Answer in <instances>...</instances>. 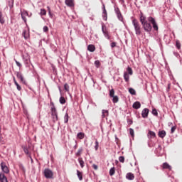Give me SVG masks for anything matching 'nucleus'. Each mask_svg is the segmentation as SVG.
<instances>
[{
	"mask_svg": "<svg viewBox=\"0 0 182 182\" xmlns=\"http://www.w3.org/2000/svg\"><path fill=\"white\" fill-rule=\"evenodd\" d=\"M176 127H172L171 129V133H174V132H176Z\"/></svg>",
	"mask_w": 182,
	"mask_h": 182,
	"instance_id": "obj_49",
	"label": "nucleus"
},
{
	"mask_svg": "<svg viewBox=\"0 0 182 182\" xmlns=\"http://www.w3.org/2000/svg\"><path fill=\"white\" fill-rule=\"evenodd\" d=\"M43 32H48L49 31V28L47 26H45L43 28Z\"/></svg>",
	"mask_w": 182,
	"mask_h": 182,
	"instance_id": "obj_47",
	"label": "nucleus"
},
{
	"mask_svg": "<svg viewBox=\"0 0 182 182\" xmlns=\"http://www.w3.org/2000/svg\"><path fill=\"white\" fill-rule=\"evenodd\" d=\"M149 22H151L152 23V26L154 29V31H159V26H157V23L156 22V20L153 17H149L148 18Z\"/></svg>",
	"mask_w": 182,
	"mask_h": 182,
	"instance_id": "obj_6",
	"label": "nucleus"
},
{
	"mask_svg": "<svg viewBox=\"0 0 182 182\" xmlns=\"http://www.w3.org/2000/svg\"><path fill=\"white\" fill-rule=\"evenodd\" d=\"M77 176L80 180V181H82L83 180V173L80 172V171L77 170Z\"/></svg>",
	"mask_w": 182,
	"mask_h": 182,
	"instance_id": "obj_22",
	"label": "nucleus"
},
{
	"mask_svg": "<svg viewBox=\"0 0 182 182\" xmlns=\"http://www.w3.org/2000/svg\"><path fill=\"white\" fill-rule=\"evenodd\" d=\"M119 161H120V163H124V156H119Z\"/></svg>",
	"mask_w": 182,
	"mask_h": 182,
	"instance_id": "obj_46",
	"label": "nucleus"
},
{
	"mask_svg": "<svg viewBox=\"0 0 182 182\" xmlns=\"http://www.w3.org/2000/svg\"><path fill=\"white\" fill-rule=\"evenodd\" d=\"M21 18L23 21H24L25 23H26V16H28L29 14H28V11L23 10L21 11Z\"/></svg>",
	"mask_w": 182,
	"mask_h": 182,
	"instance_id": "obj_9",
	"label": "nucleus"
},
{
	"mask_svg": "<svg viewBox=\"0 0 182 182\" xmlns=\"http://www.w3.org/2000/svg\"><path fill=\"white\" fill-rule=\"evenodd\" d=\"M23 151H24L25 154H26V156H28L30 157V159H32V156H31V154L29 153V149H28V147H24Z\"/></svg>",
	"mask_w": 182,
	"mask_h": 182,
	"instance_id": "obj_26",
	"label": "nucleus"
},
{
	"mask_svg": "<svg viewBox=\"0 0 182 182\" xmlns=\"http://www.w3.org/2000/svg\"><path fill=\"white\" fill-rule=\"evenodd\" d=\"M141 116L144 117V119H146V117H149V109L145 108L142 110Z\"/></svg>",
	"mask_w": 182,
	"mask_h": 182,
	"instance_id": "obj_10",
	"label": "nucleus"
},
{
	"mask_svg": "<svg viewBox=\"0 0 182 182\" xmlns=\"http://www.w3.org/2000/svg\"><path fill=\"white\" fill-rule=\"evenodd\" d=\"M114 173H116V168H111L109 170V176H114Z\"/></svg>",
	"mask_w": 182,
	"mask_h": 182,
	"instance_id": "obj_30",
	"label": "nucleus"
},
{
	"mask_svg": "<svg viewBox=\"0 0 182 182\" xmlns=\"http://www.w3.org/2000/svg\"><path fill=\"white\" fill-rule=\"evenodd\" d=\"M106 114H109V111L103 109L102 110V118L103 119H105V117H106V115H105Z\"/></svg>",
	"mask_w": 182,
	"mask_h": 182,
	"instance_id": "obj_37",
	"label": "nucleus"
},
{
	"mask_svg": "<svg viewBox=\"0 0 182 182\" xmlns=\"http://www.w3.org/2000/svg\"><path fill=\"white\" fill-rule=\"evenodd\" d=\"M82 153H83V149L80 148L77 150L75 156H77V157H80V156H82Z\"/></svg>",
	"mask_w": 182,
	"mask_h": 182,
	"instance_id": "obj_29",
	"label": "nucleus"
},
{
	"mask_svg": "<svg viewBox=\"0 0 182 182\" xmlns=\"http://www.w3.org/2000/svg\"><path fill=\"white\" fill-rule=\"evenodd\" d=\"M13 80H14V85H16L17 87V90L21 92L22 90V87H21V85H18V82H16V79H15V77H14Z\"/></svg>",
	"mask_w": 182,
	"mask_h": 182,
	"instance_id": "obj_17",
	"label": "nucleus"
},
{
	"mask_svg": "<svg viewBox=\"0 0 182 182\" xmlns=\"http://www.w3.org/2000/svg\"><path fill=\"white\" fill-rule=\"evenodd\" d=\"M162 167L164 169L171 170V166H170L167 162L164 163Z\"/></svg>",
	"mask_w": 182,
	"mask_h": 182,
	"instance_id": "obj_23",
	"label": "nucleus"
},
{
	"mask_svg": "<svg viewBox=\"0 0 182 182\" xmlns=\"http://www.w3.org/2000/svg\"><path fill=\"white\" fill-rule=\"evenodd\" d=\"M0 23L1 25H4V23H5V18H4V15L1 11H0Z\"/></svg>",
	"mask_w": 182,
	"mask_h": 182,
	"instance_id": "obj_25",
	"label": "nucleus"
},
{
	"mask_svg": "<svg viewBox=\"0 0 182 182\" xmlns=\"http://www.w3.org/2000/svg\"><path fill=\"white\" fill-rule=\"evenodd\" d=\"M16 75L18 79H20L22 83H25V79H23V75H22V73L21 72H17Z\"/></svg>",
	"mask_w": 182,
	"mask_h": 182,
	"instance_id": "obj_12",
	"label": "nucleus"
},
{
	"mask_svg": "<svg viewBox=\"0 0 182 182\" xmlns=\"http://www.w3.org/2000/svg\"><path fill=\"white\" fill-rule=\"evenodd\" d=\"M176 47L178 50L181 49V43H180V41L176 40Z\"/></svg>",
	"mask_w": 182,
	"mask_h": 182,
	"instance_id": "obj_32",
	"label": "nucleus"
},
{
	"mask_svg": "<svg viewBox=\"0 0 182 182\" xmlns=\"http://www.w3.org/2000/svg\"><path fill=\"white\" fill-rule=\"evenodd\" d=\"M102 16H103L104 21H107V11H106V8L105 7V6H104V10L102 13Z\"/></svg>",
	"mask_w": 182,
	"mask_h": 182,
	"instance_id": "obj_21",
	"label": "nucleus"
},
{
	"mask_svg": "<svg viewBox=\"0 0 182 182\" xmlns=\"http://www.w3.org/2000/svg\"><path fill=\"white\" fill-rule=\"evenodd\" d=\"M95 149L96 151H97L98 149H99V141H97V139H96V141H95Z\"/></svg>",
	"mask_w": 182,
	"mask_h": 182,
	"instance_id": "obj_42",
	"label": "nucleus"
},
{
	"mask_svg": "<svg viewBox=\"0 0 182 182\" xmlns=\"http://www.w3.org/2000/svg\"><path fill=\"white\" fill-rule=\"evenodd\" d=\"M51 116L53 122H58V112H56V108H55V107H51Z\"/></svg>",
	"mask_w": 182,
	"mask_h": 182,
	"instance_id": "obj_5",
	"label": "nucleus"
},
{
	"mask_svg": "<svg viewBox=\"0 0 182 182\" xmlns=\"http://www.w3.org/2000/svg\"><path fill=\"white\" fill-rule=\"evenodd\" d=\"M77 137L80 139V140H82V139H85V133L79 132L77 135Z\"/></svg>",
	"mask_w": 182,
	"mask_h": 182,
	"instance_id": "obj_27",
	"label": "nucleus"
},
{
	"mask_svg": "<svg viewBox=\"0 0 182 182\" xmlns=\"http://www.w3.org/2000/svg\"><path fill=\"white\" fill-rule=\"evenodd\" d=\"M0 67H1V61H0Z\"/></svg>",
	"mask_w": 182,
	"mask_h": 182,
	"instance_id": "obj_55",
	"label": "nucleus"
},
{
	"mask_svg": "<svg viewBox=\"0 0 182 182\" xmlns=\"http://www.w3.org/2000/svg\"><path fill=\"white\" fill-rule=\"evenodd\" d=\"M128 123H129V124H133V121H132V119H129V120L128 121Z\"/></svg>",
	"mask_w": 182,
	"mask_h": 182,
	"instance_id": "obj_52",
	"label": "nucleus"
},
{
	"mask_svg": "<svg viewBox=\"0 0 182 182\" xmlns=\"http://www.w3.org/2000/svg\"><path fill=\"white\" fill-rule=\"evenodd\" d=\"M126 178H127V180H134V174L128 173H127Z\"/></svg>",
	"mask_w": 182,
	"mask_h": 182,
	"instance_id": "obj_19",
	"label": "nucleus"
},
{
	"mask_svg": "<svg viewBox=\"0 0 182 182\" xmlns=\"http://www.w3.org/2000/svg\"><path fill=\"white\" fill-rule=\"evenodd\" d=\"M121 2H122L124 4V0H119Z\"/></svg>",
	"mask_w": 182,
	"mask_h": 182,
	"instance_id": "obj_54",
	"label": "nucleus"
},
{
	"mask_svg": "<svg viewBox=\"0 0 182 182\" xmlns=\"http://www.w3.org/2000/svg\"><path fill=\"white\" fill-rule=\"evenodd\" d=\"M129 133L132 136V137H134V130L132 128L129 129Z\"/></svg>",
	"mask_w": 182,
	"mask_h": 182,
	"instance_id": "obj_43",
	"label": "nucleus"
},
{
	"mask_svg": "<svg viewBox=\"0 0 182 182\" xmlns=\"http://www.w3.org/2000/svg\"><path fill=\"white\" fill-rule=\"evenodd\" d=\"M111 47H112V48L116 47V43H115L114 42H112V43H111Z\"/></svg>",
	"mask_w": 182,
	"mask_h": 182,
	"instance_id": "obj_51",
	"label": "nucleus"
},
{
	"mask_svg": "<svg viewBox=\"0 0 182 182\" xmlns=\"http://www.w3.org/2000/svg\"><path fill=\"white\" fill-rule=\"evenodd\" d=\"M46 178H53V172L49 168H46L43 171Z\"/></svg>",
	"mask_w": 182,
	"mask_h": 182,
	"instance_id": "obj_3",
	"label": "nucleus"
},
{
	"mask_svg": "<svg viewBox=\"0 0 182 182\" xmlns=\"http://www.w3.org/2000/svg\"><path fill=\"white\" fill-rule=\"evenodd\" d=\"M1 168L4 173H6V174H8L9 173V168L6 166V164L5 162L1 163Z\"/></svg>",
	"mask_w": 182,
	"mask_h": 182,
	"instance_id": "obj_7",
	"label": "nucleus"
},
{
	"mask_svg": "<svg viewBox=\"0 0 182 182\" xmlns=\"http://www.w3.org/2000/svg\"><path fill=\"white\" fill-rule=\"evenodd\" d=\"M132 25L134 29L135 35L136 36H140L143 32V28H141V24L139 22V21L136 18L132 20Z\"/></svg>",
	"mask_w": 182,
	"mask_h": 182,
	"instance_id": "obj_2",
	"label": "nucleus"
},
{
	"mask_svg": "<svg viewBox=\"0 0 182 182\" xmlns=\"http://www.w3.org/2000/svg\"><path fill=\"white\" fill-rule=\"evenodd\" d=\"M171 84L168 85V89H170Z\"/></svg>",
	"mask_w": 182,
	"mask_h": 182,
	"instance_id": "obj_53",
	"label": "nucleus"
},
{
	"mask_svg": "<svg viewBox=\"0 0 182 182\" xmlns=\"http://www.w3.org/2000/svg\"><path fill=\"white\" fill-rule=\"evenodd\" d=\"M40 15L41 16H46V10L45 9H41Z\"/></svg>",
	"mask_w": 182,
	"mask_h": 182,
	"instance_id": "obj_31",
	"label": "nucleus"
},
{
	"mask_svg": "<svg viewBox=\"0 0 182 182\" xmlns=\"http://www.w3.org/2000/svg\"><path fill=\"white\" fill-rule=\"evenodd\" d=\"M147 136L149 139H154L156 137V133L153 131H149Z\"/></svg>",
	"mask_w": 182,
	"mask_h": 182,
	"instance_id": "obj_15",
	"label": "nucleus"
},
{
	"mask_svg": "<svg viewBox=\"0 0 182 182\" xmlns=\"http://www.w3.org/2000/svg\"><path fill=\"white\" fill-rule=\"evenodd\" d=\"M78 163H80L81 168H83L85 167V161H83V158H78Z\"/></svg>",
	"mask_w": 182,
	"mask_h": 182,
	"instance_id": "obj_18",
	"label": "nucleus"
},
{
	"mask_svg": "<svg viewBox=\"0 0 182 182\" xmlns=\"http://www.w3.org/2000/svg\"><path fill=\"white\" fill-rule=\"evenodd\" d=\"M139 21L142 25V28L145 32H150L152 29L151 24L149 23V20L146 18V16L143 15V14H141Z\"/></svg>",
	"mask_w": 182,
	"mask_h": 182,
	"instance_id": "obj_1",
	"label": "nucleus"
},
{
	"mask_svg": "<svg viewBox=\"0 0 182 182\" xmlns=\"http://www.w3.org/2000/svg\"><path fill=\"white\" fill-rule=\"evenodd\" d=\"M127 72H128L129 75H133V70L132 69V68L128 67Z\"/></svg>",
	"mask_w": 182,
	"mask_h": 182,
	"instance_id": "obj_41",
	"label": "nucleus"
},
{
	"mask_svg": "<svg viewBox=\"0 0 182 182\" xmlns=\"http://www.w3.org/2000/svg\"><path fill=\"white\" fill-rule=\"evenodd\" d=\"M87 50L90 51V52H95V50H96V48L95 47L94 45H89L87 46Z\"/></svg>",
	"mask_w": 182,
	"mask_h": 182,
	"instance_id": "obj_24",
	"label": "nucleus"
},
{
	"mask_svg": "<svg viewBox=\"0 0 182 182\" xmlns=\"http://www.w3.org/2000/svg\"><path fill=\"white\" fill-rule=\"evenodd\" d=\"M65 5L67 6H69L70 8H72L75 6V0H65Z\"/></svg>",
	"mask_w": 182,
	"mask_h": 182,
	"instance_id": "obj_8",
	"label": "nucleus"
},
{
	"mask_svg": "<svg viewBox=\"0 0 182 182\" xmlns=\"http://www.w3.org/2000/svg\"><path fill=\"white\" fill-rule=\"evenodd\" d=\"M92 168H94V170H97L98 166H97V165H96V164H93V165H92Z\"/></svg>",
	"mask_w": 182,
	"mask_h": 182,
	"instance_id": "obj_50",
	"label": "nucleus"
},
{
	"mask_svg": "<svg viewBox=\"0 0 182 182\" xmlns=\"http://www.w3.org/2000/svg\"><path fill=\"white\" fill-rule=\"evenodd\" d=\"M95 65L96 68H100V61L95 60Z\"/></svg>",
	"mask_w": 182,
	"mask_h": 182,
	"instance_id": "obj_44",
	"label": "nucleus"
},
{
	"mask_svg": "<svg viewBox=\"0 0 182 182\" xmlns=\"http://www.w3.org/2000/svg\"><path fill=\"white\" fill-rule=\"evenodd\" d=\"M152 114H154V116H158L159 113L157 112V109H154L152 110Z\"/></svg>",
	"mask_w": 182,
	"mask_h": 182,
	"instance_id": "obj_45",
	"label": "nucleus"
},
{
	"mask_svg": "<svg viewBox=\"0 0 182 182\" xmlns=\"http://www.w3.org/2000/svg\"><path fill=\"white\" fill-rule=\"evenodd\" d=\"M16 64L18 68H22V64L19 63L18 60H15Z\"/></svg>",
	"mask_w": 182,
	"mask_h": 182,
	"instance_id": "obj_48",
	"label": "nucleus"
},
{
	"mask_svg": "<svg viewBox=\"0 0 182 182\" xmlns=\"http://www.w3.org/2000/svg\"><path fill=\"white\" fill-rule=\"evenodd\" d=\"M166 133L164 130L159 131L158 133V136L159 137H161V139H164V137H166Z\"/></svg>",
	"mask_w": 182,
	"mask_h": 182,
	"instance_id": "obj_16",
	"label": "nucleus"
},
{
	"mask_svg": "<svg viewBox=\"0 0 182 182\" xmlns=\"http://www.w3.org/2000/svg\"><path fill=\"white\" fill-rule=\"evenodd\" d=\"M64 89H65V92H69L70 87H69V85L68 83H65L64 85Z\"/></svg>",
	"mask_w": 182,
	"mask_h": 182,
	"instance_id": "obj_38",
	"label": "nucleus"
},
{
	"mask_svg": "<svg viewBox=\"0 0 182 182\" xmlns=\"http://www.w3.org/2000/svg\"><path fill=\"white\" fill-rule=\"evenodd\" d=\"M129 92L131 95H136V90L133 88H129Z\"/></svg>",
	"mask_w": 182,
	"mask_h": 182,
	"instance_id": "obj_39",
	"label": "nucleus"
},
{
	"mask_svg": "<svg viewBox=\"0 0 182 182\" xmlns=\"http://www.w3.org/2000/svg\"><path fill=\"white\" fill-rule=\"evenodd\" d=\"M60 103L61 105H65V103H66V100L65 99V97H60Z\"/></svg>",
	"mask_w": 182,
	"mask_h": 182,
	"instance_id": "obj_33",
	"label": "nucleus"
},
{
	"mask_svg": "<svg viewBox=\"0 0 182 182\" xmlns=\"http://www.w3.org/2000/svg\"><path fill=\"white\" fill-rule=\"evenodd\" d=\"M124 78L125 82H129L130 77H129V73L127 72H125L124 73Z\"/></svg>",
	"mask_w": 182,
	"mask_h": 182,
	"instance_id": "obj_28",
	"label": "nucleus"
},
{
	"mask_svg": "<svg viewBox=\"0 0 182 182\" xmlns=\"http://www.w3.org/2000/svg\"><path fill=\"white\" fill-rule=\"evenodd\" d=\"M68 122H69V114L66 113L64 117V123H68Z\"/></svg>",
	"mask_w": 182,
	"mask_h": 182,
	"instance_id": "obj_35",
	"label": "nucleus"
},
{
	"mask_svg": "<svg viewBox=\"0 0 182 182\" xmlns=\"http://www.w3.org/2000/svg\"><path fill=\"white\" fill-rule=\"evenodd\" d=\"M23 36L25 39H29V31L24 30L23 31Z\"/></svg>",
	"mask_w": 182,
	"mask_h": 182,
	"instance_id": "obj_20",
	"label": "nucleus"
},
{
	"mask_svg": "<svg viewBox=\"0 0 182 182\" xmlns=\"http://www.w3.org/2000/svg\"><path fill=\"white\" fill-rule=\"evenodd\" d=\"M132 107L133 109H140V107H141V104H140V102L136 101L133 104Z\"/></svg>",
	"mask_w": 182,
	"mask_h": 182,
	"instance_id": "obj_14",
	"label": "nucleus"
},
{
	"mask_svg": "<svg viewBox=\"0 0 182 182\" xmlns=\"http://www.w3.org/2000/svg\"><path fill=\"white\" fill-rule=\"evenodd\" d=\"M47 9H48V15H49L50 18H53V14H52V11L50 10V7L47 6Z\"/></svg>",
	"mask_w": 182,
	"mask_h": 182,
	"instance_id": "obj_34",
	"label": "nucleus"
},
{
	"mask_svg": "<svg viewBox=\"0 0 182 182\" xmlns=\"http://www.w3.org/2000/svg\"><path fill=\"white\" fill-rule=\"evenodd\" d=\"M115 12L117 14L118 19L119 21H123V16H122V13L120 12V9H119V8H117L115 9Z\"/></svg>",
	"mask_w": 182,
	"mask_h": 182,
	"instance_id": "obj_11",
	"label": "nucleus"
},
{
	"mask_svg": "<svg viewBox=\"0 0 182 182\" xmlns=\"http://www.w3.org/2000/svg\"><path fill=\"white\" fill-rule=\"evenodd\" d=\"M109 96H110V97H114V89H112L109 91Z\"/></svg>",
	"mask_w": 182,
	"mask_h": 182,
	"instance_id": "obj_40",
	"label": "nucleus"
},
{
	"mask_svg": "<svg viewBox=\"0 0 182 182\" xmlns=\"http://www.w3.org/2000/svg\"><path fill=\"white\" fill-rule=\"evenodd\" d=\"M112 102L113 103H117V102H119V97L117 96L112 97Z\"/></svg>",
	"mask_w": 182,
	"mask_h": 182,
	"instance_id": "obj_36",
	"label": "nucleus"
},
{
	"mask_svg": "<svg viewBox=\"0 0 182 182\" xmlns=\"http://www.w3.org/2000/svg\"><path fill=\"white\" fill-rule=\"evenodd\" d=\"M0 181L1 182H8V178L5 176V173H0Z\"/></svg>",
	"mask_w": 182,
	"mask_h": 182,
	"instance_id": "obj_13",
	"label": "nucleus"
},
{
	"mask_svg": "<svg viewBox=\"0 0 182 182\" xmlns=\"http://www.w3.org/2000/svg\"><path fill=\"white\" fill-rule=\"evenodd\" d=\"M102 31L105 38L109 41L110 35H109V31H107V27L105 24L102 25Z\"/></svg>",
	"mask_w": 182,
	"mask_h": 182,
	"instance_id": "obj_4",
	"label": "nucleus"
}]
</instances>
